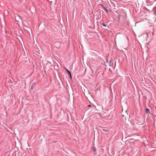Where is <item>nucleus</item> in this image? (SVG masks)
<instances>
[{
    "instance_id": "1",
    "label": "nucleus",
    "mask_w": 156,
    "mask_h": 156,
    "mask_svg": "<svg viewBox=\"0 0 156 156\" xmlns=\"http://www.w3.org/2000/svg\"><path fill=\"white\" fill-rule=\"evenodd\" d=\"M6 62L1 61L0 62V73L3 72L5 70L6 67Z\"/></svg>"
},
{
    "instance_id": "2",
    "label": "nucleus",
    "mask_w": 156,
    "mask_h": 156,
    "mask_svg": "<svg viewBox=\"0 0 156 156\" xmlns=\"http://www.w3.org/2000/svg\"><path fill=\"white\" fill-rule=\"evenodd\" d=\"M7 43V39L6 37L4 36L2 37L1 39V44L2 46L3 47L4 46H6V45Z\"/></svg>"
},
{
    "instance_id": "3",
    "label": "nucleus",
    "mask_w": 156,
    "mask_h": 156,
    "mask_svg": "<svg viewBox=\"0 0 156 156\" xmlns=\"http://www.w3.org/2000/svg\"><path fill=\"white\" fill-rule=\"evenodd\" d=\"M65 69L66 70L67 73L69 75L70 78L71 79H72V76H71V72L68 70L67 69L65 68Z\"/></svg>"
},
{
    "instance_id": "4",
    "label": "nucleus",
    "mask_w": 156,
    "mask_h": 156,
    "mask_svg": "<svg viewBox=\"0 0 156 156\" xmlns=\"http://www.w3.org/2000/svg\"><path fill=\"white\" fill-rule=\"evenodd\" d=\"M145 112L146 113L148 114V115L149 114H151L149 108H146Z\"/></svg>"
},
{
    "instance_id": "5",
    "label": "nucleus",
    "mask_w": 156,
    "mask_h": 156,
    "mask_svg": "<svg viewBox=\"0 0 156 156\" xmlns=\"http://www.w3.org/2000/svg\"><path fill=\"white\" fill-rule=\"evenodd\" d=\"M35 84L34 83H33L31 87V90H33L34 87H35Z\"/></svg>"
},
{
    "instance_id": "6",
    "label": "nucleus",
    "mask_w": 156,
    "mask_h": 156,
    "mask_svg": "<svg viewBox=\"0 0 156 156\" xmlns=\"http://www.w3.org/2000/svg\"><path fill=\"white\" fill-rule=\"evenodd\" d=\"M100 5L103 7V8L108 13V9L106 8L105 7H104L103 5L101 4Z\"/></svg>"
},
{
    "instance_id": "7",
    "label": "nucleus",
    "mask_w": 156,
    "mask_h": 156,
    "mask_svg": "<svg viewBox=\"0 0 156 156\" xmlns=\"http://www.w3.org/2000/svg\"><path fill=\"white\" fill-rule=\"evenodd\" d=\"M93 150L94 152H95L96 151V148L95 147H93Z\"/></svg>"
},
{
    "instance_id": "8",
    "label": "nucleus",
    "mask_w": 156,
    "mask_h": 156,
    "mask_svg": "<svg viewBox=\"0 0 156 156\" xmlns=\"http://www.w3.org/2000/svg\"><path fill=\"white\" fill-rule=\"evenodd\" d=\"M102 131H105V132H108V130L107 129H102Z\"/></svg>"
},
{
    "instance_id": "9",
    "label": "nucleus",
    "mask_w": 156,
    "mask_h": 156,
    "mask_svg": "<svg viewBox=\"0 0 156 156\" xmlns=\"http://www.w3.org/2000/svg\"><path fill=\"white\" fill-rule=\"evenodd\" d=\"M102 25H103V26H104V27L106 26V25L104 23H102Z\"/></svg>"
},
{
    "instance_id": "10",
    "label": "nucleus",
    "mask_w": 156,
    "mask_h": 156,
    "mask_svg": "<svg viewBox=\"0 0 156 156\" xmlns=\"http://www.w3.org/2000/svg\"><path fill=\"white\" fill-rule=\"evenodd\" d=\"M91 107V105H89L87 106V107Z\"/></svg>"
}]
</instances>
